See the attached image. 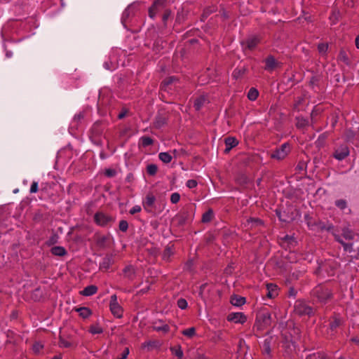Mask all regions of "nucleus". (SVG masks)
Wrapping results in <instances>:
<instances>
[{
    "instance_id": "obj_6",
    "label": "nucleus",
    "mask_w": 359,
    "mask_h": 359,
    "mask_svg": "<svg viewBox=\"0 0 359 359\" xmlns=\"http://www.w3.org/2000/svg\"><path fill=\"white\" fill-rule=\"evenodd\" d=\"M261 42V36L259 35L253 34L249 36L245 40L241 42L243 50H253L257 45Z\"/></svg>"
},
{
    "instance_id": "obj_43",
    "label": "nucleus",
    "mask_w": 359,
    "mask_h": 359,
    "mask_svg": "<svg viewBox=\"0 0 359 359\" xmlns=\"http://www.w3.org/2000/svg\"><path fill=\"white\" fill-rule=\"evenodd\" d=\"M51 253L56 256H62L66 254V250L63 247L55 246L50 250Z\"/></svg>"
},
{
    "instance_id": "obj_16",
    "label": "nucleus",
    "mask_w": 359,
    "mask_h": 359,
    "mask_svg": "<svg viewBox=\"0 0 359 359\" xmlns=\"http://www.w3.org/2000/svg\"><path fill=\"white\" fill-rule=\"evenodd\" d=\"M45 189L46 187L43 184H41V187H39V184L37 182H32L30 189H29V193L30 194H35L39 193V199L43 200L45 199Z\"/></svg>"
},
{
    "instance_id": "obj_35",
    "label": "nucleus",
    "mask_w": 359,
    "mask_h": 359,
    "mask_svg": "<svg viewBox=\"0 0 359 359\" xmlns=\"http://www.w3.org/2000/svg\"><path fill=\"white\" fill-rule=\"evenodd\" d=\"M276 215L278 217L279 219L282 222H288L290 220L293 219L292 215H288L287 214L285 213V211L282 212L280 208L276 209Z\"/></svg>"
},
{
    "instance_id": "obj_47",
    "label": "nucleus",
    "mask_w": 359,
    "mask_h": 359,
    "mask_svg": "<svg viewBox=\"0 0 359 359\" xmlns=\"http://www.w3.org/2000/svg\"><path fill=\"white\" fill-rule=\"evenodd\" d=\"M296 126L298 128H303L309 125V121L303 117H297Z\"/></svg>"
},
{
    "instance_id": "obj_55",
    "label": "nucleus",
    "mask_w": 359,
    "mask_h": 359,
    "mask_svg": "<svg viewBox=\"0 0 359 359\" xmlns=\"http://www.w3.org/2000/svg\"><path fill=\"white\" fill-rule=\"evenodd\" d=\"M263 348H264V352L265 353H266L267 355H269L271 353V343H270L269 340H268V339L264 340V342L263 344Z\"/></svg>"
},
{
    "instance_id": "obj_51",
    "label": "nucleus",
    "mask_w": 359,
    "mask_h": 359,
    "mask_svg": "<svg viewBox=\"0 0 359 359\" xmlns=\"http://www.w3.org/2000/svg\"><path fill=\"white\" fill-rule=\"evenodd\" d=\"M89 332L93 334H101L103 332V329L98 325H92L89 327Z\"/></svg>"
},
{
    "instance_id": "obj_4",
    "label": "nucleus",
    "mask_w": 359,
    "mask_h": 359,
    "mask_svg": "<svg viewBox=\"0 0 359 359\" xmlns=\"http://www.w3.org/2000/svg\"><path fill=\"white\" fill-rule=\"evenodd\" d=\"M94 222L100 226H111L114 222L115 218L103 212H97L94 215Z\"/></svg>"
},
{
    "instance_id": "obj_27",
    "label": "nucleus",
    "mask_w": 359,
    "mask_h": 359,
    "mask_svg": "<svg viewBox=\"0 0 359 359\" xmlns=\"http://www.w3.org/2000/svg\"><path fill=\"white\" fill-rule=\"evenodd\" d=\"M231 303L232 305L236 306H241L243 305L246 302V299L245 297L233 294L231 297Z\"/></svg>"
},
{
    "instance_id": "obj_24",
    "label": "nucleus",
    "mask_w": 359,
    "mask_h": 359,
    "mask_svg": "<svg viewBox=\"0 0 359 359\" xmlns=\"http://www.w3.org/2000/svg\"><path fill=\"white\" fill-rule=\"evenodd\" d=\"M98 287L95 285H90L79 292V294L84 297H90L97 293Z\"/></svg>"
},
{
    "instance_id": "obj_7",
    "label": "nucleus",
    "mask_w": 359,
    "mask_h": 359,
    "mask_svg": "<svg viewBox=\"0 0 359 359\" xmlns=\"http://www.w3.org/2000/svg\"><path fill=\"white\" fill-rule=\"evenodd\" d=\"M109 309L113 316L117 318H121L123 314V309L117 301V295L114 294L110 297Z\"/></svg>"
},
{
    "instance_id": "obj_1",
    "label": "nucleus",
    "mask_w": 359,
    "mask_h": 359,
    "mask_svg": "<svg viewBox=\"0 0 359 359\" xmlns=\"http://www.w3.org/2000/svg\"><path fill=\"white\" fill-rule=\"evenodd\" d=\"M313 303L322 305L330 302L334 297L332 288L327 284H318L311 292Z\"/></svg>"
},
{
    "instance_id": "obj_5",
    "label": "nucleus",
    "mask_w": 359,
    "mask_h": 359,
    "mask_svg": "<svg viewBox=\"0 0 359 359\" xmlns=\"http://www.w3.org/2000/svg\"><path fill=\"white\" fill-rule=\"evenodd\" d=\"M291 151V146L288 142L283 143L279 148L273 151L270 157L273 159L280 161L284 159Z\"/></svg>"
},
{
    "instance_id": "obj_33",
    "label": "nucleus",
    "mask_w": 359,
    "mask_h": 359,
    "mask_svg": "<svg viewBox=\"0 0 359 359\" xmlns=\"http://www.w3.org/2000/svg\"><path fill=\"white\" fill-rule=\"evenodd\" d=\"M123 275L125 277H126L127 278H128L130 280H133L135 276V270L132 265H128V266H126L123 269Z\"/></svg>"
},
{
    "instance_id": "obj_45",
    "label": "nucleus",
    "mask_w": 359,
    "mask_h": 359,
    "mask_svg": "<svg viewBox=\"0 0 359 359\" xmlns=\"http://www.w3.org/2000/svg\"><path fill=\"white\" fill-rule=\"evenodd\" d=\"M345 139L347 142L353 143L354 140H356L357 135L352 130H346L344 134Z\"/></svg>"
},
{
    "instance_id": "obj_39",
    "label": "nucleus",
    "mask_w": 359,
    "mask_h": 359,
    "mask_svg": "<svg viewBox=\"0 0 359 359\" xmlns=\"http://www.w3.org/2000/svg\"><path fill=\"white\" fill-rule=\"evenodd\" d=\"M213 216V211L210 208L203 214L201 221L203 223L210 222L212 219Z\"/></svg>"
},
{
    "instance_id": "obj_46",
    "label": "nucleus",
    "mask_w": 359,
    "mask_h": 359,
    "mask_svg": "<svg viewBox=\"0 0 359 359\" xmlns=\"http://www.w3.org/2000/svg\"><path fill=\"white\" fill-rule=\"evenodd\" d=\"M159 159L165 163H168L172 161V156L168 152H161L158 154Z\"/></svg>"
},
{
    "instance_id": "obj_34",
    "label": "nucleus",
    "mask_w": 359,
    "mask_h": 359,
    "mask_svg": "<svg viewBox=\"0 0 359 359\" xmlns=\"http://www.w3.org/2000/svg\"><path fill=\"white\" fill-rule=\"evenodd\" d=\"M173 245H168L164 249L162 255V259L165 262H169L170 257L173 255Z\"/></svg>"
},
{
    "instance_id": "obj_13",
    "label": "nucleus",
    "mask_w": 359,
    "mask_h": 359,
    "mask_svg": "<svg viewBox=\"0 0 359 359\" xmlns=\"http://www.w3.org/2000/svg\"><path fill=\"white\" fill-rule=\"evenodd\" d=\"M236 184L243 188H251L254 186L253 182L244 173H238L236 177Z\"/></svg>"
},
{
    "instance_id": "obj_49",
    "label": "nucleus",
    "mask_w": 359,
    "mask_h": 359,
    "mask_svg": "<svg viewBox=\"0 0 359 359\" xmlns=\"http://www.w3.org/2000/svg\"><path fill=\"white\" fill-rule=\"evenodd\" d=\"M182 334L189 338H192L196 335V329L194 327H189L182 330Z\"/></svg>"
},
{
    "instance_id": "obj_30",
    "label": "nucleus",
    "mask_w": 359,
    "mask_h": 359,
    "mask_svg": "<svg viewBox=\"0 0 359 359\" xmlns=\"http://www.w3.org/2000/svg\"><path fill=\"white\" fill-rule=\"evenodd\" d=\"M43 290L40 287H39L32 291L31 298L34 302H39L43 297Z\"/></svg>"
},
{
    "instance_id": "obj_2",
    "label": "nucleus",
    "mask_w": 359,
    "mask_h": 359,
    "mask_svg": "<svg viewBox=\"0 0 359 359\" xmlns=\"http://www.w3.org/2000/svg\"><path fill=\"white\" fill-rule=\"evenodd\" d=\"M271 324V314L266 309L259 311L256 316L255 325L257 330H264Z\"/></svg>"
},
{
    "instance_id": "obj_9",
    "label": "nucleus",
    "mask_w": 359,
    "mask_h": 359,
    "mask_svg": "<svg viewBox=\"0 0 359 359\" xmlns=\"http://www.w3.org/2000/svg\"><path fill=\"white\" fill-rule=\"evenodd\" d=\"M329 322V329L330 332V333L329 334L331 337H332L334 335L337 329L343 325L344 320L339 316V314H334L332 317L330 318Z\"/></svg>"
},
{
    "instance_id": "obj_28",
    "label": "nucleus",
    "mask_w": 359,
    "mask_h": 359,
    "mask_svg": "<svg viewBox=\"0 0 359 359\" xmlns=\"http://www.w3.org/2000/svg\"><path fill=\"white\" fill-rule=\"evenodd\" d=\"M217 10V6H214V5L205 8L203 10V12L201 15V20L205 21L208 18V16L216 12Z\"/></svg>"
},
{
    "instance_id": "obj_61",
    "label": "nucleus",
    "mask_w": 359,
    "mask_h": 359,
    "mask_svg": "<svg viewBox=\"0 0 359 359\" xmlns=\"http://www.w3.org/2000/svg\"><path fill=\"white\" fill-rule=\"evenodd\" d=\"M170 15H171L170 10H169V9L165 10V11L163 13V18H162L163 22H164V24L166 23V21L170 18Z\"/></svg>"
},
{
    "instance_id": "obj_29",
    "label": "nucleus",
    "mask_w": 359,
    "mask_h": 359,
    "mask_svg": "<svg viewBox=\"0 0 359 359\" xmlns=\"http://www.w3.org/2000/svg\"><path fill=\"white\" fill-rule=\"evenodd\" d=\"M304 219H305L306 224L310 230H311V231L316 230L317 220L313 219L309 214H306L304 215Z\"/></svg>"
},
{
    "instance_id": "obj_48",
    "label": "nucleus",
    "mask_w": 359,
    "mask_h": 359,
    "mask_svg": "<svg viewBox=\"0 0 359 359\" xmlns=\"http://www.w3.org/2000/svg\"><path fill=\"white\" fill-rule=\"evenodd\" d=\"M141 144L143 147H147L150 145H152L154 143V140L147 136H143L140 138Z\"/></svg>"
},
{
    "instance_id": "obj_8",
    "label": "nucleus",
    "mask_w": 359,
    "mask_h": 359,
    "mask_svg": "<svg viewBox=\"0 0 359 359\" xmlns=\"http://www.w3.org/2000/svg\"><path fill=\"white\" fill-rule=\"evenodd\" d=\"M350 154L349 148L346 144L337 145L334 149L332 156L338 160L345 159Z\"/></svg>"
},
{
    "instance_id": "obj_11",
    "label": "nucleus",
    "mask_w": 359,
    "mask_h": 359,
    "mask_svg": "<svg viewBox=\"0 0 359 359\" xmlns=\"http://www.w3.org/2000/svg\"><path fill=\"white\" fill-rule=\"evenodd\" d=\"M139 4L133 3L130 5H129L123 12L122 16H121V22L126 26V23L127 22V20L128 18L131 16H133L135 15L137 11H138Z\"/></svg>"
},
{
    "instance_id": "obj_22",
    "label": "nucleus",
    "mask_w": 359,
    "mask_h": 359,
    "mask_svg": "<svg viewBox=\"0 0 359 359\" xmlns=\"http://www.w3.org/2000/svg\"><path fill=\"white\" fill-rule=\"evenodd\" d=\"M114 258L111 255H107L100 263L99 268L100 270H107L114 264Z\"/></svg>"
},
{
    "instance_id": "obj_37",
    "label": "nucleus",
    "mask_w": 359,
    "mask_h": 359,
    "mask_svg": "<svg viewBox=\"0 0 359 359\" xmlns=\"http://www.w3.org/2000/svg\"><path fill=\"white\" fill-rule=\"evenodd\" d=\"M247 70V67L245 66L237 67L233 71L232 76L235 79H238L242 77L246 73Z\"/></svg>"
},
{
    "instance_id": "obj_20",
    "label": "nucleus",
    "mask_w": 359,
    "mask_h": 359,
    "mask_svg": "<svg viewBox=\"0 0 359 359\" xmlns=\"http://www.w3.org/2000/svg\"><path fill=\"white\" fill-rule=\"evenodd\" d=\"M264 62L265 63L264 69L268 72H272L280 65V63L277 62L275 57L271 55L267 56Z\"/></svg>"
},
{
    "instance_id": "obj_54",
    "label": "nucleus",
    "mask_w": 359,
    "mask_h": 359,
    "mask_svg": "<svg viewBox=\"0 0 359 359\" xmlns=\"http://www.w3.org/2000/svg\"><path fill=\"white\" fill-rule=\"evenodd\" d=\"M118 229L122 232H126L128 229V223L126 220L122 219L119 222Z\"/></svg>"
},
{
    "instance_id": "obj_41",
    "label": "nucleus",
    "mask_w": 359,
    "mask_h": 359,
    "mask_svg": "<svg viewBox=\"0 0 359 359\" xmlns=\"http://www.w3.org/2000/svg\"><path fill=\"white\" fill-rule=\"evenodd\" d=\"M225 145L233 149L238 144V141L233 137H227L224 140Z\"/></svg>"
},
{
    "instance_id": "obj_59",
    "label": "nucleus",
    "mask_w": 359,
    "mask_h": 359,
    "mask_svg": "<svg viewBox=\"0 0 359 359\" xmlns=\"http://www.w3.org/2000/svg\"><path fill=\"white\" fill-rule=\"evenodd\" d=\"M129 353H130L129 348L128 347H126L124 348V350L122 352L121 355H120V357H117V358H113V359H126L128 357Z\"/></svg>"
},
{
    "instance_id": "obj_60",
    "label": "nucleus",
    "mask_w": 359,
    "mask_h": 359,
    "mask_svg": "<svg viewBox=\"0 0 359 359\" xmlns=\"http://www.w3.org/2000/svg\"><path fill=\"white\" fill-rule=\"evenodd\" d=\"M43 346L41 344L36 342L34 344L32 349L34 353H39L43 348Z\"/></svg>"
},
{
    "instance_id": "obj_17",
    "label": "nucleus",
    "mask_w": 359,
    "mask_h": 359,
    "mask_svg": "<svg viewBox=\"0 0 359 359\" xmlns=\"http://www.w3.org/2000/svg\"><path fill=\"white\" fill-rule=\"evenodd\" d=\"M323 231L330 232L332 234V232H336L334 230V226L332 223H325L323 221L318 220L316 222V230L315 231L323 232Z\"/></svg>"
},
{
    "instance_id": "obj_25",
    "label": "nucleus",
    "mask_w": 359,
    "mask_h": 359,
    "mask_svg": "<svg viewBox=\"0 0 359 359\" xmlns=\"http://www.w3.org/2000/svg\"><path fill=\"white\" fill-rule=\"evenodd\" d=\"M166 123H167L166 117L161 114H158L155 117V120L154 122V128L159 129V128H162L163 126H164Z\"/></svg>"
},
{
    "instance_id": "obj_26",
    "label": "nucleus",
    "mask_w": 359,
    "mask_h": 359,
    "mask_svg": "<svg viewBox=\"0 0 359 359\" xmlns=\"http://www.w3.org/2000/svg\"><path fill=\"white\" fill-rule=\"evenodd\" d=\"M73 311L78 312L79 316L83 319L88 318L92 314L91 310L88 307H74Z\"/></svg>"
},
{
    "instance_id": "obj_53",
    "label": "nucleus",
    "mask_w": 359,
    "mask_h": 359,
    "mask_svg": "<svg viewBox=\"0 0 359 359\" xmlns=\"http://www.w3.org/2000/svg\"><path fill=\"white\" fill-rule=\"evenodd\" d=\"M328 49V44L325 43H320L318 45V50L321 55H325Z\"/></svg>"
},
{
    "instance_id": "obj_32",
    "label": "nucleus",
    "mask_w": 359,
    "mask_h": 359,
    "mask_svg": "<svg viewBox=\"0 0 359 359\" xmlns=\"http://www.w3.org/2000/svg\"><path fill=\"white\" fill-rule=\"evenodd\" d=\"M338 60L340 62H342L346 65L349 66L351 65V60L349 59V57L348 55V53L344 50H340L339 55H338Z\"/></svg>"
},
{
    "instance_id": "obj_52",
    "label": "nucleus",
    "mask_w": 359,
    "mask_h": 359,
    "mask_svg": "<svg viewBox=\"0 0 359 359\" xmlns=\"http://www.w3.org/2000/svg\"><path fill=\"white\" fill-rule=\"evenodd\" d=\"M158 171V167L156 164H149L147 166V172L149 175L154 176Z\"/></svg>"
},
{
    "instance_id": "obj_56",
    "label": "nucleus",
    "mask_w": 359,
    "mask_h": 359,
    "mask_svg": "<svg viewBox=\"0 0 359 359\" xmlns=\"http://www.w3.org/2000/svg\"><path fill=\"white\" fill-rule=\"evenodd\" d=\"M177 306L181 309H185L187 308L188 304L185 299L180 298L177 300Z\"/></svg>"
},
{
    "instance_id": "obj_40",
    "label": "nucleus",
    "mask_w": 359,
    "mask_h": 359,
    "mask_svg": "<svg viewBox=\"0 0 359 359\" xmlns=\"http://www.w3.org/2000/svg\"><path fill=\"white\" fill-rule=\"evenodd\" d=\"M171 353L177 356L179 359H181L183 357V351L180 345H177L172 347H170Z\"/></svg>"
},
{
    "instance_id": "obj_19",
    "label": "nucleus",
    "mask_w": 359,
    "mask_h": 359,
    "mask_svg": "<svg viewBox=\"0 0 359 359\" xmlns=\"http://www.w3.org/2000/svg\"><path fill=\"white\" fill-rule=\"evenodd\" d=\"M227 320L243 324L247 320V318L243 313H230L227 316Z\"/></svg>"
},
{
    "instance_id": "obj_62",
    "label": "nucleus",
    "mask_w": 359,
    "mask_h": 359,
    "mask_svg": "<svg viewBox=\"0 0 359 359\" xmlns=\"http://www.w3.org/2000/svg\"><path fill=\"white\" fill-rule=\"evenodd\" d=\"M197 184L198 183L195 180H189L187 182V186L190 189L195 188L197 186Z\"/></svg>"
},
{
    "instance_id": "obj_3",
    "label": "nucleus",
    "mask_w": 359,
    "mask_h": 359,
    "mask_svg": "<svg viewBox=\"0 0 359 359\" xmlns=\"http://www.w3.org/2000/svg\"><path fill=\"white\" fill-rule=\"evenodd\" d=\"M294 312L299 316H311L313 315V309L311 306L308 305L304 300H297L294 306Z\"/></svg>"
},
{
    "instance_id": "obj_64",
    "label": "nucleus",
    "mask_w": 359,
    "mask_h": 359,
    "mask_svg": "<svg viewBox=\"0 0 359 359\" xmlns=\"http://www.w3.org/2000/svg\"><path fill=\"white\" fill-rule=\"evenodd\" d=\"M180 195L178 193H173L170 196V202H179Z\"/></svg>"
},
{
    "instance_id": "obj_44",
    "label": "nucleus",
    "mask_w": 359,
    "mask_h": 359,
    "mask_svg": "<svg viewBox=\"0 0 359 359\" xmlns=\"http://www.w3.org/2000/svg\"><path fill=\"white\" fill-rule=\"evenodd\" d=\"M259 96V91L255 88H251L247 95L248 98L251 101H255Z\"/></svg>"
},
{
    "instance_id": "obj_12",
    "label": "nucleus",
    "mask_w": 359,
    "mask_h": 359,
    "mask_svg": "<svg viewBox=\"0 0 359 359\" xmlns=\"http://www.w3.org/2000/svg\"><path fill=\"white\" fill-rule=\"evenodd\" d=\"M143 208L152 215H157L164 210L163 203H143Z\"/></svg>"
},
{
    "instance_id": "obj_14",
    "label": "nucleus",
    "mask_w": 359,
    "mask_h": 359,
    "mask_svg": "<svg viewBox=\"0 0 359 359\" xmlns=\"http://www.w3.org/2000/svg\"><path fill=\"white\" fill-rule=\"evenodd\" d=\"M280 244L285 250H291L292 248H294L297 243L296 239L293 236L285 235L282 238H280Z\"/></svg>"
},
{
    "instance_id": "obj_10",
    "label": "nucleus",
    "mask_w": 359,
    "mask_h": 359,
    "mask_svg": "<svg viewBox=\"0 0 359 359\" xmlns=\"http://www.w3.org/2000/svg\"><path fill=\"white\" fill-rule=\"evenodd\" d=\"M167 0H155L149 9V16L154 19L156 15L165 8Z\"/></svg>"
},
{
    "instance_id": "obj_23",
    "label": "nucleus",
    "mask_w": 359,
    "mask_h": 359,
    "mask_svg": "<svg viewBox=\"0 0 359 359\" xmlns=\"http://www.w3.org/2000/svg\"><path fill=\"white\" fill-rule=\"evenodd\" d=\"M267 293L266 296L268 298L273 299L278 295V286L273 283H268L266 285Z\"/></svg>"
},
{
    "instance_id": "obj_57",
    "label": "nucleus",
    "mask_w": 359,
    "mask_h": 359,
    "mask_svg": "<svg viewBox=\"0 0 359 359\" xmlns=\"http://www.w3.org/2000/svg\"><path fill=\"white\" fill-rule=\"evenodd\" d=\"M116 170L112 168H107L104 170V175L107 177H113L116 176Z\"/></svg>"
},
{
    "instance_id": "obj_15",
    "label": "nucleus",
    "mask_w": 359,
    "mask_h": 359,
    "mask_svg": "<svg viewBox=\"0 0 359 359\" xmlns=\"http://www.w3.org/2000/svg\"><path fill=\"white\" fill-rule=\"evenodd\" d=\"M93 239L99 249H104L108 246L109 236L95 234Z\"/></svg>"
},
{
    "instance_id": "obj_63",
    "label": "nucleus",
    "mask_w": 359,
    "mask_h": 359,
    "mask_svg": "<svg viewBox=\"0 0 359 359\" xmlns=\"http://www.w3.org/2000/svg\"><path fill=\"white\" fill-rule=\"evenodd\" d=\"M141 210H142V208L140 205H135L129 210V213L130 215H135L137 212H140L141 211Z\"/></svg>"
},
{
    "instance_id": "obj_31",
    "label": "nucleus",
    "mask_w": 359,
    "mask_h": 359,
    "mask_svg": "<svg viewBox=\"0 0 359 359\" xmlns=\"http://www.w3.org/2000/svg\"><path fill=\"white\" fill-rule=\"evenodd\" d=\"M246 222L250 228H256L264 225L263 220L255 217H250L247 219Z\"/></svg>"
},
{
    "instance_id": "obj_42",
    "label": "nucleus",
    "mask_w": 359,
    "mask_h": 359,
    "mask_svg": "<svg viewBox=\"0 0 359 359\" xmlns=\"http://www.w3.org/2000/svg\"><path fill=\"white\" fill-rule=\"evenodd\" d=\"M157 323H154L153 326V330L157 332H163L164 333H168L170 331V327L168 324L163 323L161 325H157Z\"/></svg>"
},
{
    "instance_id": "obj_18",
    "label": "nucleus",
    "mask_w": 359,
    "mask_h": 359,
    "mask_svg": "<svg viewBox=\"0 0 359 359\" xmlns=\"http://www.w3.org/2000/svg\"><path fill=\"white\" fill-rule=\"evenodd\" d=\"M178 81V78L175 76H171L164 79L160 86V88L163 91H169L171 90V86Z\"/></svg>"
},
{
    "instance_id": "obj_50",
    "label": "nucleus",
    "mask_w": 359,
    "mask_h": 359,
    "mask_svg": "<svg viewBox=\"0 0 359 359\" xmlns=\"http://www.w3.org/2000/svg\"><path fill=\"white\" fill-rule=\"evenodd\" d=\"M83 118V114L81 112H79V114H76L73 120L72 121V128H76L78 126V123L81 121V119Z\"/></svg>"
},
{
    "instance_id": "obj_36",
    "label": "nucleus",
    "mask_w": 359,
    "mask_h": 359,
    "mask_svg": "<svg viewBox=\"0 0 359 359\" xmlns=\"http://www.w3.org/2000/svg\"><path fill=\"white\" fill-rule=\"evenodd\" d=\"M342 237L347 241H351L355 237L354 232L348 227H344L341 230Z\"/></svg>"
},
{
    "instance_id": "obj_58",
    "label": "nucleus",
    "mask_w": 359,
    "mask_h": 359,
    "mask_svg": "<svg viewBox=\"0 0 359 359\" xmlns=\"http://www.w3.org/2000/svg\"><path fill=\"white\" fill-rule=\"evenodd\" d=\"M297 294V290L292 286L288 288L287 296L288 297L295 298Z\"/></svg>"
},
{
    "instance_id": "obj_38",
    "label": "nucleus",
    "mask_w": 359,
    "mask_h": 359,
    "mask_svg": "<svg viewBox=\"0 0 359 359\" xmlns=\"http://www.w3.org/2000/svg\"><path fill=\"white\" fill-rule=\"evenodd\" d=\"M206 102V98L204 96L198 97L194 103V107L196 111H199Z\"/></svg>"
},
{
    "instance_id": "obj_21",
    "label": "nucleus",
    "mask_w": 359,
    "mask_h": 359,
    "mask_svg": "<svg viewBox=\"0 0 359 359\" xmlns=\"http://www.w3.org/2000/svg\"><path fill=\"white\" fill-rule=\"evenodd\" d=\"M332 236L334 238V240L339 243L344 248V250L346 252H352L354 251L353 250V243H346L343 241L341 237L337 233V232H332Z\"/></svg>"
}]
</instances>
